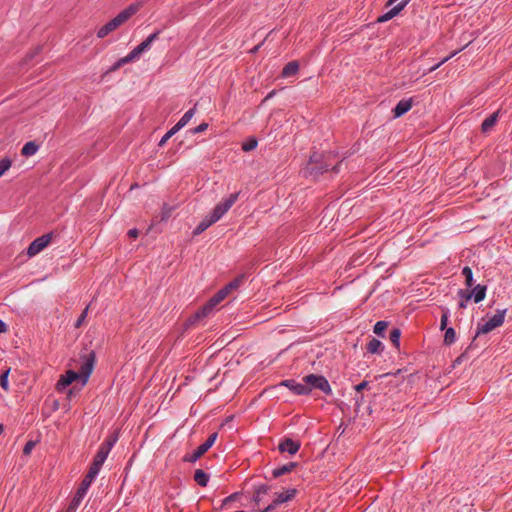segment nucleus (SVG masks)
Instances as JSON below:
<instances>
[{
  "instance_id": "nucleus-1",
  "label": "nucleus",
  "mask_w": 512,
  "mask_h": 512,
  "mask_svg": "<svg viewBox=\"0 0 512 512\" xmlns=\"http://www.w3.org/2000/svg\"><path fill=\"white\" fill-rule=\"evenodd\" d=\"M238 198V193L230 194L228 197L222 199L215 205L211 212H209L202 221L195 228L194 234L198 235L204 232L208 227L221 219V217L228 212L234 205Z\"/></svg>"
},
{
  "instance_id": "nucleus-2",
  "label": "nucleus",
  "mask_w": 512,
  "mask_h": 512,
  "mask_svg": "<svg viewBox=\"0 0 512 512\" xmlns=\"http://www.w3.org/2000/svg\"><path fill=\"white\" fill-rule=\"evenodd\" d=\"M238 198V193L230 194L228 197L222 199L215 205L211 212H209L202 221L195 228L194 234L198 235L204 232L208 227L221 219V217L228 212L234 205Z\"/></svg>"
},
{
  "instance_id": "nucleus-3",
  "label": "nucleus",
  "mask_w": 512,
  "mask_h": 512,
  "mask_svg": "<svg viewBox=\"0 0 512 512\" xmlns=\"http://www.w3.org/2000/svg\"><path fill=\"white\" fill-rule=\"evenodd\" d=\"M82 363L79 371L68 370L62 375L58 384H71L72 382L86 383L94 369L96 356L94 352H89L81 357Z\"/></svg>"
},
{
  "instance_id": "nucleus-4",
  "label": "nucleus",
  "mask_w": 512,
  "mask_h": 512,
  "mask_svg": "<svg viewBox=\"0 0 512 512\" xmlns=\"http://www.w3.org/2000/svg\"><path fill=\"white\" fill-rule=\"evenodd\" d=\"M140 9L139 4H130L97 30V37L103 39L124 25Z\"/></svg>"
},
{
  "instance_id": "nucleus-5",
  "label": "nucleus",
  "mask_w": 512,
  "mask_h": 512,
  "mask_svg": "<svg viewBox=\"0 0 512 512\" xmlns=\"http://www.w3.org/2000/svg\"><path fill=\"white\" fill-rule=\"evenodd\" d=\"M242 278H236L227 284L223 289L219 290L205 305L199 308L194 318L195 320H199L201 318L209 315L213 309L221 303L229 294H231L234 290L238 289L241 285Z\"/></svg>"
},
{
  "instance_id": "nucleus-6",
  "label": "nucleus",
  "mask_w": 512,
  "mask_h": 512,
  "mask_svg": "<svg viewBox=\"0 0 512 512\" xmlns=\"http://www.w3.org/2000/svg\"><path fill=\"white\" fill-rule=\"evenodd\" d=\"M158 33H153L149 35L143 42H141L138 46H136L129 54L118 59L115 64L112 66L111 71H116L123 65L130 63L137 59L146 49L149 48L151 43L157 38Z\"/></svg>"
},
{
  "instance_id": "nucleus-7",
  "label": "nucleus",
  "mask_w": 512,
  "mask_h": 512,
  "mask_svg": "<svg viewBox=\"0 0 512 512\" xmlns=\"http://www.w3.org/2000/svg\"><path fill=\"white\" fill-rule=\"evenodd\" d=\"M505 315L506 310H498L493 316L478 325L476 336L488 334L494 329L501 327L504 323Z\"/></svg>"
},
{
  "instance_id": "nucleus-8",
  "label": "nucleus",
  "mask_w": 512,
  "mask_h": 512,
  "mask_svg": "<svg viewBox=\"0 0 512 512\" xmlns=\"http://www.w3.org/2000/svg\"><path fill=\"white\" fill-rule=\"evenodd\" d=\"M326 156L322 153L313 152L306 164V172L312 176H318L322 172L328 169V165L325 163Z\"/></svg>"
},
{
  "instance_id": "nucleus-9",
  "label": "nucleus",
  "mask_w": 512,
  "mask_h": 512,
  "mask_svg": "<svg viewBox=\"0 0 512 512\" xmlns=\"http://www.w3.org/2000/svg\"><path fill=\"white\" fill-rule=\"evenodd\" d=\"M218 437V434L212 433L208 439L201 444L192 454L186 455L184 457V460L186 462H196L200 457H202L215 443L216 439Z\"/></svg>"
},
{
  "instance_id": "nucleus-10",
  "label": "nucleus",
  "mask_w": 512,
  "mask_h": 512,
  "mask_svg": "<svg viewBox=\"0 0 512 512\" xmlns=\"http://www.w3.org/2000/svg\"><path fill=\"white\" fill-rule=\"evenodd\" d=\"M51 234H45L36 238L27 248V256L32 258L44 250L51 242Z\"/></svg>"
},
{
  "instance_id": "nucleus-11",
  "label": "nucleus",
  "mask_w": 512,
  "mask_h": 512,
  "mask_svg": "<svg viewBox=\"0 0 512 512\" xmlns=\"http://www.w3.org/2000/svg\"><path fill=\"white\" fill-rule=\"evenodd\" d=\"M91 483H92L91 481H89L85 478L83 479L79 488L76 491L75 496L73 497V499L71 500V502L67 508V512H75L76 511V509L81 504L83 498L85 497Z\"/></svg>"
},
{
  "instance_id": "nucleus-12",
  "label": "nucleus",
  "mask_w": 512,
  "mask_h": 512,
  "mask_svg": "<svg viewBox=\"0 0 512 512\" xmlns=\"http://www.w3.org/2000/svg\"><path fill=\"white\" fill-rule=\"evenodd\" d=\"M297 493L296 489H287L281 493H278L273 500L272 504L268 505L264 510L261 512H274L276 507L282 503H285L287 501L292 500Z\"/></svg>"
},
{
  "instance_id": "nucleus-13",
  "label": "nucleus",
  "mask_w": 512,
  "mask_h": 512,
  "mask_svg": "<svg viewBox=\"0 0 512 512\" xmlns=\"http://www.w3.org/2000/svg\"><path fill=\"white\" fill-rule=\"evenodd\" d=\"M293 394L308 395L312 394L313 388H319L325 394L331 393V386H287Z\"/></svg>"
},
{
  "instance_id": "nucleus-14",
  "label": "nucleus",
  "mask_w": 512,
  "mask_h": 512,
  "mask_svg": "<svg viewBox=\"0 0 512 512\" xmlns=\"http://www.w3.org/2000/svg\"><path fill=\"white\" fill-rule=\"evenodd\" d=\"M408 3H409V0L401 1L398 5L393 7L390 11H388L385 14H383L382 16L378 17L377 22L384 23V22L391 20L392 18L397 16L407 6Z\"/></svg>"
},
{
  "instance_id": "nucleus-15",
  "label": "nucleus",
  "mask_w": 512,
  "mask_h": 512,
  "mask_svg": "<svg viewBox=\"0 0 512 512\" xmlns=\"http://www.w3.org/2000/svg\"><path fill=\"white\" fill-rule=\"evenodd\" d=\"M300 448V443L296 442L290 438L285 439L279 444V450L281 452H288L289 454L293 455L298 452Z\"/></svg>"
},
{
  "instance_id": "nucleus-16",
  "label": "nucleus",
  "mask_w": 512,
  "mask_h": 512,
  "mask_svg": "<svg viewBox=\"0 0 512 512\" xmlns=\"http://www.w3.org/2000/svg\"><path fill=\"white\" fill-rule=\"evenodd\" d=\"M58 394L64 395L66 400H71L73 397L79 394V386H56Z\"/></svg>"
},
{
  "instance_id": "nucleus-17",
  "label": "nucleus",
  "mask_w": 512,
  "mask_h": 512,
  "mask_svg": "<svg viewBox=\"0 0 512 512\" xmlns=\"http://www.w3.org/2000/svg\"><path fill=\"white\" fill-rule=\"evenodd\" d=\"M412 107V100L411 99H405L398 102L396 107L393 110L395 117H400L404 113L408 112Z\"/></svg>"
},
{
  "instance_id": "nucleus-18",
  "label": "nucleus",
  "mask_w": 512,
  "mask_h": 512,
  "mask_svg": "<svg viewBox=\"0 0 512 512\" xmlns=\"http://www.w3.org/2000/svg\"><path fill=\"white\" fill-rule=\"evenodd\" d=\"M39 147H40L39 144L36 143L35 141H28L22 147L21 155L23 157H26V158L27 157H31V156L35 155L38 152Z\"/></svg>"
},
{
  "instance_id": "nucleus-19",
  "label": "nucleus",
  "mask_w": 512,
  "mask_h": 512,
  "mask_svg": "<svg viewBox=\"0 0 512 512\" xmlns=\"http://www.w3.org/2000/svg\"><path fill=\"white\" fill-rule=\"evenodd\" d=\"M299 70V63L292 61L286 64L282 70V77L288 78L297 74Z\"/></svg>"
},
{
  "instance_id": "nucleus-20",
  "label": "nucleus",
  "mask_w": 512,
  "mask_h": 512,
  "mask_svg": "<svg viewBox=\"0 0 512 512\" xmlns=\"http://www.w3.org/2000/svg\"><path fill=\"white\" fill-rule=\"evenodd\" d=\"M297 466L296 463L294 462H290V463H287L281 467H278L276 469L273 470L272 474H273V477L277 478V477H280L284 474H287V473H290L291 471H293L295 469V467Z\"/></svg>"
},
{
  "instance_id": "nucleus-21",
  "label": "nucleus",
  "mask_w": 512,
  "mask_h": 512,
  "mask_svg": "<svg viewBox=\"0 0 512 512\" xmlns=\"http://www.w3.org/2000/svg\"><path fill=\"white\" fill-rule=\"evenodd\" d=\"M102 465H103L102 463H100V462H98L97 460L94 459L93 463L90 466V469H89L88 473L85 476V479L93 482L95 477L98 475Z\"/></svg>"
},
{
  "instance_id": "nucleus-22",
  "label": "nucleus",
  "mask_w": 512,
  "mask_h": 512,
  "mask_svg": "<svg viewBox=\"0 0 512 512\" xmlns=\"http://www.w3.org/2000/svg\"><path fill=\"white\" fill-rule=\"evenodd\" d=\"M108 445L109 444H101L95 457H94L95 460H97L98 462H100L102 464L105 462V460L107 459V457L110 453Z\"/></svg>"
},
{
  "instance_id": "nucleus-23",
  "label": "nucleus",
  "mask_w": 512,
  "mask_h": 512,
  "mask_svg": "<svg viewBox=\"0 0 512 512\" xmlns=\"http://www.w3.org/2000/svg\"><path fill=\"white\" fill-rule=\"evenodd\" d=\"M194 480L198 485L205 487L208 483L209 476L203 470L198 469L195 471Z\"/></svg>"
},
{
  "instance_id": "nucleus-24",
  "label": "nucleus",
  "mask_w": 512,
  "mask_h": 512,
  "mask_svg": "<svg viewBox=\"0 0 512 512\" xmlns=\"http://www.w3.org/2000/svg\"><path fill=\"white\" fill-rule=\"evenodd\" d=\"M498 117V113H493L490 117L486 118L481 125V130L483 132L489 131L496 123Z\"/></svg>"
},
{
  "instance_id": "nucleus-25",
  "label": "nucleus",
  "mask_w": 512,
  "mask_h": 512,
  "mask_svg": "<svg viewBox=\"0 0 512 512\" xmlns=\"http://www.w3.org/2000/svg\"><path fill=\"white\" fill-rule=\"evenodd\" d=\"M13 161L10 157L4 156L0 158V177H2L12 167Z\"/></svg>"
},
{
  "instance_id": "nucleus-26",
  "label": "nucleus",
  "mask_w": 512,
  "mask_h": 512,
  "mask_svg": "<svg viewBox=\"0 0 512 512\" xmlns=\"http://www.w3.org/2000/svg\"><path fill=\"white\" fill-rule=\"evenodd\" d=\"M474 301L476 303L484 300L485 296H486V287L485 286H482V285H477L474 290Z\"/></svg>"
},
{
  "instance_id": "nucleus-27",
  "label": "nucleus",
  "mask_w": 512,
  "mask_h": 512,
  "mask_svg": "<svg viewBox=\"0 0 512 512\" xmlns=\"http://www.w3.org/2000/svg\"><path fill=\"white\" fill-rule=\"evenodd\" d=\"M456 332L453 328H447L444 335V344L451 345L455 342Z\"/></svg>"
},
{
  "instance_id": "nucleus-28",
  "label": "nucleus",
  "mask_w": 512,
  "mask_h": 512,
  "mask_svg": "<svg viewBox=\"0 0 512 512\" xmlns=\"http://www.w3.org/2000/svg\"><path fill=\"white\" fill-rule=\"evenodd\" d=\"M382 343L377 339H372L368 346L367 350L371 353H378L381 350Z\"/></svg>"
},
{
  "instance_id": "nucleus-29",
  "label": "nucleus",
  "mask_w": 512,
  "mask_h": 512,
  "mask_svg": "<svg viewBox=\"0 0 512 512\" xmlns=\"http://www.w3.org/2000/svg\"><path fill=\"white\" fill-rule=\"evenodd\" d=\"M308 384H327V380L321 376L309 375L305 378Z\"/></svg>"
},
{
  "instance_id": "nucleus-30",
  "label": "nucleus",
  "mask_w": 512,
  "mask_h": 512,
  "mask_svg": "<svg viewBox=\"0 0 512 512\" xmlns=\"http://www.w3.org/2000/svg\"><path fill=\"white\" fill-rule=\"evenodd\" d=\"M192 116V111L186 112L184 116L179 120V122L175 125L176 129L180 130L182 127H184L189 122Z\"/></svg>"
},
{
  "instance_id": "nucleus-31",
  "label": "nucleus",
  "mask_w": 512,
  "mask_h": 512,
  "mask_svg": "<svg viewBox=\"0 0 512 512\" xmlns=\"http://www.w3.org/2000/svg\"><path fill=\"white\" fill-rule=\"evenodd\" d=\"M400 330L399 329H393L390 333V340L391 342L398 348L400 345L399 339H400Z\"/></svg>"
},
{
  "instance_id": "nucleus-32",
  "label": "nucleus",
  "mask_w": 512,
  "mask_h": 512,
  "mask_svg": "<svg viewBox=\"0 0 512 512\" xmlns=\"http://www.w3.org/2000/svg\"><path fill=\"white\" fill-rule=\"evenodd\" d=\"M172 211H173V208L170 205L164 204L162 209H161V213H160L161 214V219L162 220H167L170 217Z\"/></svg>"
},
{
  "instance_id": "nucleus-33",
  "label": "nucleus",
  "mask_w": 512,
  "mask_h": 512,
  "mask_svg": "<svg viewBox=\"0 0 512 512\" xmlns=\"http://www.w3.org/2000/svg\"><path fill=\"white\" fill-rule=\"evenodd\" d=\"M177 131H179L178 129H176V127H172L164 136L163 138L161 139L159 145L160 146H163L167 141L168 139H170Z\"/></svg>"
},
{
  "instance_id": "nucleus-34",
  "label": "nucleus",
  "mask_w": 512,
  "mask_h": 512,
  "mask_svg": "<svg viewBox=\"0 0 512 512\" xmlns=\"http://www.w3.org/2000/svg\"><path fill=\"white\" fill-rule=\"evenodd\" d=\"M459 295L461 296V298L463 299L461 302H460V308H465L466 307V302L470 300L471 296H472V293L471 292H468V291H461L459 293Z\"/></svg>"
},
{
  "instance_id": "nucleus-35",
  "label": "nucleus",
  "mask_w": 512,
  "mask_h": 512,
  "mask_svg": "<svg viewBox=\"0 0 512 512\" xmlns=\"http://www.w3.org/2000/svg\"><path fill=\"white\" fill-rule=\"evenodd\" d=\"M388 324L385 321H378L374 326V333L381 334L386 328Z\"/></svg>"
},
{
  "instance_id": "nucleus-36",
  "label": "nucleus",
  "mask_w": 512,
  "mask_h": 512,
  "mask_svg": "<svg viewBox=\"0 0 512 512\" xmlns=\"http://www.w3.org/2000/svg\"><path fill=\"white\" fill-rule=\"evenodd\" d=\"M463 274L466 276V284L468 286L472 285V271L469 267H465L463 269Z\"/></svg>"
},
{
  "instance_id": "nucleus-37",
  "label": "nucleus",
  "mask_w": 512,
  "mask_h": 512,
  "mask_svg": "<svg viewBox=\"0 0 512 512\" xmlns=\"http://www.w3.org/2000/svg\"><path fill=\"white\" fill-rule=\"evenodd\" d=\"M116 442H117V436H110L102 444H109L108 448L111 451L112 447L115 445Z\"/></svg>"
},
{
  "instance_id": "nucleus-38",
  "label": "nucleus",
  "mask_w": 512,
  "mask_h": 512,
  "mask_svg": "<svg viewBox=\"0 0 512 512\" xmlns=\"http://www.w3.org/2000/svg\"><path fill=\"white\" fill-rule=\"evenodd\" d=\"M34 446L35 443L33 441L27 442L26 445L24 446L23 453L26 455L30 454Z\"/></svg>"
},
{
  "instance_id": "nucleus-39",
  "label": "nucleus",
  "mask_w": 512,
  "mask_h": 512,
  "mask_svg": "<svg viewBox=\"0 0 512 512\" xmlns=\"http://www.w3.org/2000/svg\"><path fill=\"white\" fill-rule=\"evenodd\" d=\"M256 145H257L256 140H252V141H250L249 143L244 144V145L242 146V149H243L244 151H250V150L254 149V148L256 147Z\"/></svg>"
},
{
  "instance_id": "nucleus-40",
  "label": "nucleus",
  "mask_w": 512,
  "mask_h": 512,
  "mask_svg": "<svg viewBox=\"0 0 512 512\" xmlns=\"http://www.w3.org/2000/svg\"><path fill=\"white\" fill-rule=\"evenodd\" d=\"M268 492V487L265 486V485H262L260 487L257 488L256 490V494H257V498H256V501H259V496L260 494H266Z\"/></svg>"
},
{
  "instance_id": "nucleus-41",
  "label": "nucleus",
  "mask_w": 512,
  "mask_h": 512,
  "mask_svg": "<svg viewBox=\"0 0 512 512\" xmlns=\"http://www.w3.org/2000/svg\"><path fill=\"white\" fill-rule=\"evenodd\" d=\"M208 128V123H202L200 124L199 126H197L193 132L194 133H201V132H204L205 130H207Z\"/></svg>"
},
{
  "instance_id": "nucleus-42",
  "label": "nucleus",
  "mask_w": 512,
  "mask_h": 512,
  "mask_svg": "<svg viewBox=\"0 0 512 512\" xmlns=\"http://www.w3.org/2000/svg\"><path fill=\"white\" fill-rule=\"evenodd\" d=\"M236 497H237V493H234V494H232V495H230V496L226 497V498L222 501V502H223V503H222V505L224 506V505H226L227 503H229V502H231V501H234V500L236 499Z\"/></svg>"
},
{
  "instance_id": "nucleus-43",
  "label": "nucleus",
  "mask_w": 512,
  "mask_h": 512,
  "mask_svg": "<svg viewBox=\"0 0 512 512\" xmlns=\"http://www.w3.org/2000/svg\"><path fill=\"white\" fill-rule=\"evenodd\" d=\"M447 315L446 314H443L442 317H441V324H440V328L442 330L446 329V326H447Z\"/></svg>"
},
{
  "instance_id": "nucleus-44",
  "label": "nucleus",
  "mask_w": 512,
  "mask_h": 512,
  "mask_svg": "<svg viewBox=\"0 0 512 512\" xmlns=\"http://www.w3.org/2000/svg\"><path fill=\"white\" fill-rule=\"evenodd\" d=\"M8 331V326L7 324L0 320V334H3V333H6Z\"/></svg>"
},
{
  "instance_id": "nucleus-45",
  "label": "nucleus",
  "mask_w": 512,
  "mask_h": 512,
  "mask_svg": "<svg viewBox=\"0 0 512 512\" xmlns=\"http://www.w3.org/2000/svg\"><path fill=\"white\" fill-rule=\"evenodd\" d=\"M8 373H9V371L7 370L6 372H4L2 374V376H1V384H6Z\"/></svg>"
},
{
  "instance_id": "nucleus-46",
  "label": "nucleus",
  "mask_w": 512,
  "mask_h": 512,
  "mask_svg": "<svg viewBox=\"0 0 512 512\" xmlns=\"http://www.w3.org/2000/svg\"><path fill=\"white\" fill-rule=\"evenodd\" d=\"M129 236L136 238L138 236V231L133 229L129 231Z\"/></svg>"
},
{
  "instance_id": "nucleus-47",
  "label": "nucleus",
  "mask_w": 512,
  "mask_h": 512,
  "mask_svg": "<svg viewBox=\"0 0 512 512\" xmlns=\"http://www.w3.org/2000/svg\"><path fill=\"white\" fill-rule=\"evenodd\" d=\"M367 386H355V389L357 392H361L362 390H364Z\"/></svg>"
},
{
  "instance_id": "nucleus-48",
  "label": "nucleus",
  "mask_w": 512,
  "mask_h": 512,
  "mask_svg": "<svg viewBox=\"0 0 512 512\" xmlns=\"http://www.w3.org/2000/svg\"><path fill=\"white\" fill-rule=\"evenodd\" d=\"M84 317H85V313H83L81 318L78 320L77 326H79L81 324V321L84 319Z\"/></svg>"
},
{
  "instance_id": "nucleus-49",
  "label": "nucleus",
  "mask_w": 512,
  "mask_h": 512,
  "mask_svg": "<svg viewBox=\"0 0 512 512\" xmlns=\"http://www.w3.org/2000/svg\"><path fill=\"white\" fill-rule=\"evenodd\" d=\"M397 0H388L387 2V5H392L393 3H395Z\"/></svg>"
},
{
  "instance_id": "nucleus-50",
  "label": "nucleus",
  "mask_w": 512,
  "mask_h": 512,
  "mask_svg": "<svg viewBox=\"0 0 512 512\" xmlns=\"http://www.w3.org/2000/svg\"><path fill=\"white\" fill-rule=\"evenodd\" d=\"M3 431H4V426L2 424H0V435L2 434Z\"/></svg>"
}]
</instances>
